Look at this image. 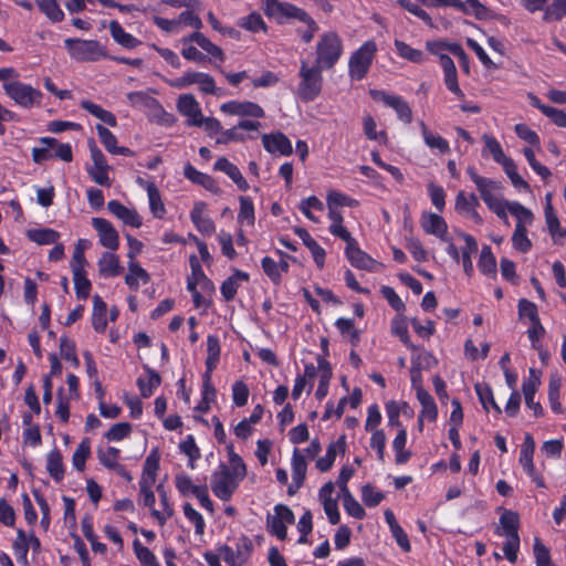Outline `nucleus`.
I'll use <instances>...</instances> for the list:
<instances>
[{
  "label": "nucleus",
  "instance_id": "1",
  "mask_svg": "<svg viewBox=\"0 0 566 566\" xmlns=\"http://www.w3.org/2000/svg\"><path fill=\"white\" fill-rule=\"evenodd\" d=\"M64 46L70 57L76 62H97L107 57L106 48L97 40L67 38Z\"/></svg>",
  "mask_w": 566,
  "mask_h": 566
},
{
  "label": "nucleus",
  "instance_id": "2",
  "mask_svg": "<svg viewBox=\"0 0 566 566\" xmlns=\"http://www.w3.org/2000/svg\"><path fill=\"white\" fill-rule=\"evenodd\" d=\"M326 203L328 209V220L331 224L328 227V231L332 235L342 234L343 237L347 235V229L344 227V218L339 208L342 207H357L359 202L337 190H331L326 197Z\"/></svg>",
  "mask_w": 566,
  "mask_h": 566
},
{
  "label": "nucleus",
  "instance_id": "3",
  "mask_svg": "<svg viewBox=\"0 0 566 566\" xmlns=\"http://www.w3.org/2000/svg\"><path fill=\"white\" fill-rule=\"evenodd\" d=\"M420 224L427 234L434 235L447 243L446 251L454 262L460 261V253L452 237L448 235V224L438 213L423 212Z\"/></svg>",
  "mask_w": 566,
  "mask_h": 566
},
{
  "label": "nucleus",
  "instance_id": "4",
  "mask_svg": "<svg viewBox=\"0 0 566 566\" xmlns=\"http://www.w3.org/2000/svg\"><path fill=\"white\" fill-rule=\"evenodd\" d=\"M377 51L376 42L368 40L352 53L348 61V75L352 80L361 81L366 77Z\"/></svg>",
  "mask_w": 566,
  "mask_h": 566
},
{
  "label": "nucleus",
  "instance_id": "5",
  "mask_svg": "<svg viewBox=\"0 0 566 566\" xmlns=\"http://www.w3.org/2000/svg\"><path fill=\"white\" fill-rule=\"evenodd\" d=\"M2 88L15 105L24 109H31L42 105V92L33 87L31 84H27L15 78L12 83L2 85Z\"/></svg>",
  "mask_w": 566,
  "mask_h": 566
},
{
  "label": "nucleus",
  "instance_id": "6",
  "mask_svg": "<svg viewBox=\"0 0 566 566\" xmlns=\"http://www.w3.org/2000/svg\"><path fill=\"white\" fill-rule=\"evenodd\" d=\"M343 53V43L335 32H326L321 35L316 45V65L322 69H331L339 60Z\"/></svg>",
  "mask_w": 566,
  "mask_h": 566
},
{
  "label": "nucleus",
  "instance_id": "7",
  "mask_svg": "<svg viewBox=\"0 0 566 566\" xmlns=\"http://www.w3.org/2000/svg\"><path fill=\"white\" fill-rule=\"evenodd\" d=\"M322 70L318 65L310 66L306 62L301 63L297 94L303 101L310 102L319 95L323 86Z\"/></svg>",
  "mask_w": 566,
  "mask_h": 566
},
{
  "label": "nucleus",
  "instance_id": "8",
  "mask_svg": "<svg viewBox=\"0 0 566 566\" xmlns=\"http://www.w3.org/2000/svg\"><path fill=\"white\" fill-rule=\"evenodd\" d=\"M90 153L92 163L85 166L86 172L95 184L111 187L109 171L112 167L107 164L106 157L94 143L90 145Z\"/></svg>",
  "mask_w": 566,
  "mask_h": 566
},
{
  "label": "nucleus",
  "instance_id": "9",
  "mask_svg": "<svg viewBox=\"0 0 566 566\" xmlns=\"http://www.w3.org/2000/svg\"><path fill=\"white\" fill-rule=\"evenodd\" d=\"M219 553L228 566H244L253 553L252 539L242 535L237 539L234 548L223 545Z\"/></svg>",
  "mask_w": 566,
  "mask_h": 566
},
{
  "label": "nucleus",
  "instance_id": "10",
  "mask_svg": "<svg viewBox=\"0 0 566 566\" xmlns=\"http://www.w3.org/2000/svg\"><path fill=\"white\" fill-rule=\"evenodd\" d=\"M240 482L231 476L224 464H220L211 476V490L221 501H229L239 488Z\"/></svg>",
  "mask_w": 566,
  "mask_h": 566
},
{
  "label": "nucleus",
  "instance_id": "11",
  "mask_svg": "<svg viewBox=\"0 0 566 566\" xmlns=\"http://www.w3.org/2000/svg\"><path fill=\"white\" fill-rule=\"evenodd\" d=\"M478 190L488 208L493 211L500 219L506 220L504 208L507 200H504L500 195V182L489 179L484 184L480 185Z\"/></svg>",
  "mask_w": 566,
  "mask_h": 566
},
{
  "label": "nucleus",
  "instance_id": "12",
  "mask_svg": "<svg viewBox=\"0 0 566 566\" xmlns=\"http://www.w3.org/2000/svg\"><path fill=\"white\" fill-rule=\"evenodd\" d=\"M334 237L339 238L346 242L345 253L353 266L361 270L374 271L377 264L376 261L366 252L360 250L357 241L352 237L348 230L346 237H343L342 234H334Z\"/></svg>",
  "mask_w": 566,
  "mask_h": 566
},
{
  "label": "nucleus",
  "instance_id": "13",
  "mask_svg": "<svg viewBox=\"0 0 566 566\" xmlns=\"http://www.w3.org/2000/svg\"><path fill=\"white\" fill-rule=\"evenodd\" d=\"M294 523V514L290 507L283 504L274 506V514L268 515L266 526L271 534L284 541L287 536L286 526Z\"/></svg>",
  "mask_w": 566,
  "mask_h": 566
},
{
  "label": "nucleus",
  "instance_id": "14",
  "mask_svg": "<svg viewBox=\"0 0 566 566\" xmlns=\"http://www.w3.org/2000/svg\"><path fill=\"white\" fill-rule=\"evenodd\" d=\"M12 548L18 562L27 565L29 551L32 549L33 553H40L41 543L33 532L27 533L20 528L17 531V537L12 544Z\"/></svg>",
  "mask_w": 566,
  "mask_h": 566
},
{
  "label": "nucleus",
  "instance_id": "15",
  "mask_svg": "<svg viewBox=\"0 0 566 566\" xmlns=\"http://www.w3.org/2000/svg\"><path fill=\"white\" fill-rule=\"evenodd\" d=\"M223 114L239 117L263 118L265 113L263 108L250 101H229L220 106Z\"/></svg>",
  "mask_w": 566,
  "mask_h": 566
},
{
  "label": "nucleus",
  "instance_id": "16",
  "mask_svg": "<svg viewBox=\"0 0 566 566\" xmlns=\"http://www.w3.org/2000/svg\"><path fill=\"white\" fill-rule=\"evenodd\" d=\"M92 226L97 233L102 247L116 251L119 247V234L114 226L104 218H93Z\"/></svg>",
  "mask_w": 566,
  "mask_h": 566
},
{
  "label": "nucleus",
  "instance_id": "17",
  "mask_svg": "<svg viewBox=\"0 0 566 566\" xmlns=\"http://www.w3.org/2000/svg\"><path fill=\"white\" fill-rule=\"evenodd\" d=\"M190 220L196 229L202 234L210 237L216 233L217 227L214 221L209 217L207 203L203 201L195 202L190 211Z\"/></svg>",
  "mask_w": 566,
  "mask_h": 566
},
{
  "label": "nucleus",
  "instance_id": "18",
  "mask_svg": "<svg viewBox=\"0 0 566 566\" xmlns=\"http://www.w3.org/2000/svg\"><path fill=\"white\" fill-rule=\"evenodd\" d=\"M292 483L287 493L294 495L302 486L306 478L307 462L305 455L298 449H294L291 458Z\"/></svg>",
  "mask_w": 566,
  "mask_h": 566
},
{
  "label": "nucleus",
  "instance_id": "19",
  "mask_svg": "<svg viewBox=\"0 0 566 566\" xmlns=\"http://www.w3.org/2000/svg\"><path fill=\"white\" fill-rule=\"evenodd\" d=\"M262 144L264 149L272 155L290 156L293 153L291 140L280 132L264 134Z\"/></svg>",
  "mask_w": 566,
  "mask_h": 566
},
{
  "label": "nucleus",
  "instance_id": "20",
  "mask_svg": "<svg viewBox=\"0 0 566 566\" xmlns=\"http://www.w3.org/2000/svg\"><path fill=\"white\" fill-rule=\"evenodd\" d=\"M479 205V199L473 193L460 191L455 197V210L478 224L482 223V218L478 212Z\"/></svg>",
  "mask_w": 566,
  "mask_h": 566
},
{
  "label": "nucleus",
  "instance_id": "21",
  "mask_svg": "<svg viewBox=\"0 0 566 566\" xmlns=\"http://www.w3.org/2000/svg\"><path fill=\"white\" fill-rule=\"evenodd\" d=\"M418 125L423 139V144L431 151L439 155H446L450 151L449 142L444 137L430 129L429 126L423 120H419Z\"/></svg>",
  "mask_w": 566,
  "mask_h": 566
},
{
  "label": "nucleus",
  "instance_id": "22",
  "mask_svg": "<svg viewBox=\"0 0 566 566\" xmlns=\"http://www.w3.org/2000/svg\"><path fill=\"white\" fill-rule=\"evenodd\" d=\"M120 451L115 447L99 448L97 450V459L102 465L115 471L123 478L130 480L129 473L126 471L124 465L119 463Z\"/></svg>",
  "mask_w": 566,
  "mask_h": 566
},
{
  "label": "nucleus",
  "instance_id": "23",
  "mask_svg": "<svg viewBox=\"0 0 566 566\" xmlns=\"http://www.w3.org/2000/svg\"><path fill=\"white\" fill-rule=\"evenodd\" d=\"M177 108L179 113L187 117V124L195 126L203 116L198 101L191 94H182L178 97Z\"/></svg>",
  "mask_w": 566,
  "mask_h": 566
},
{
  "label": "nucleus",
  "instance_id": "24",
  "mask_svg": "<svg viewBox=\"0 0 566 566\" xmlns=\"http://www.w3.org/2000/svg\"><path fill=\"white\" fill-rule=\"evenodd\" d=\"M98 274L104 279L116 277L120 275L124 268L120 264L119 256L115 251H105L97 261Z\"/></svg>",
  "mask_w": 566,
  "mask_h": 566
},
{
  "label": "nucleus",
  "instance_id": "25",
  "mask_svg": "<svg viewBox=\"0 0 566 566\" xmlns=\"http://www.w3.org/2000/svg\"><path fill=\"white\" fill-rule=\"evenodd\" d=\"M107 209L126 226L140 228L143 224V220L135 209L128 208L117 200L108 201Z\"/></svg>",
  "mask_w": 566,
  "mask_h": 566
},
{
  "label": "nucleus",
  "instance_id": "26",
  "mask_svg": "<svg viewBox=\"0 0 566 566\" xmlns=\"http://www.w3.org/2000/svg\"><path fill=\"white\" fill-rule=\"evenodd\" d=\"M214 169L224 172L240 190L247 191L249 189V184L242 176L240 169L230 163L226 157H220L214 163Z\"/></svg>",
  "mask_w": 566,
  "mask_h": 566
},
{
  "label": "nucleus",
  "instance_id": "27",
  "mask_svg": "<svg viewBox=\"0 0 566 566\" xmlns=\"http://www.w3.org/2000/svg\"><path fill=\"white\" fill-rule=\"evenodd\" d=\"M277 20L282 18H294L306 24L314 25L313 19L302 9L287 2H280L276 9L270 14Z\"/></svg>",
  "mask_w": 566,
  "mask_h": 566
},
{
  "label": "nucleus",
  "instance_id": "28",
  "mask_svg": "<svg viewBox=\"0 0 566 566\" xmlns=\"http://www.w3.org/2000/svg\"><path fill=\"white\" fill-rule=\"evenodd\" d=\"M109 33L113 40L120 46L132 50L140 44V41L133 34L126 32L120 23L112 20L108 24Z\"/></svg>",
  "mask_w": 566,
  "mask_h": 566
},
{
  "label": "nucleus",
  "instance_id": "29",
  "mask_svg": "<svg viewBox=\"0 0 566 566\" xmlns=\"http://www.w3.org/2000/svg\"><path fill=\"white\" fill-rule=\"evenodd\" d=\"M421 409L419 411V416L421 419H427L429 422H436L438 419V406L433 399V397L429 394L427 389H419L418 396H416Z\"/></svg>",
  "mask_w": 566,
  "mask_h": 566
},
{
  "label": "nucleus",
  "instance_id": "30",
  "mask_svg": "<svg viewBox=\"0 0 566 566\" xmlns=\"http://www.w3.org/2000/svg\"><path fill=\"white\" fill-rule=\"evenodd\" d=\"M96 130L102 144L108 153L123 156H130L133 154L129 148L117 146V138L108 128L98 124L96 125Z\"/></svg>",
  "mask_w": 566,
  "mask_h": 566
},
{
  "label": "nucleus",
  "instance_id": "31",
  "mask_svg": "<svg viewBox=\"0 0 566 566\" xmlns=\"http://www.w3.org/2000/svg\"><path fill=\"white\" fill-rule=\"evenodd\" d=\"M184 175L192 184L200 185L205 189L209 190L210 192H213V193L219 192V187H218L217 182L214 181V179L212 177H210L209 175L199 171L192 165L187 164L185 166Z\"/></svg>",
  "mask_w": 566,
  "mask_h": 566
},
{
  "label": "nucleus",
  "instance_id": "32",
  "mask_svg": "<svg viewBox=\"0 0 566 566\" xmlns=\"http://www.w3.org/2000/svg\"><path fill=\"white\" fill-rule=\"evenodd\" d=\"M345 448L344 438L333 441L328 444L325 455L318 458L315 462V467L319 472H327L332 469L337 453L343 452Z\"/></svg>",
  "mask_w": 566,
  "mask_h": 566
},
{
  "label": "nucleus",
  "instance_id": "33",
  "mask_svg": "<svg viewBox=\"0 0 566 566\" xmlns=\"http://www.w3.org/2000/svg\"><path fill=\"white\" fill-rule=\"evenodd\" d=\"M504 212L506 216H507V212H510L513 217H515V219H516L515 227L522 226V227L527 228L534 221L533 212L528 208L524 207L523 205H521L517 201H507L505 205V208H504ZM504 221L507 222V219Z\"/></svg>",
  "mask_w": 566,
  "mask_h": 566
},
{
  "label": "nucleus",
  "instance_id": "34",
  "mask_svg": "<svg viewBox=\"0 0 566 566\" xmlns=\"http://www.w3.org/2000/svg\"><path fill=\"white\" fill-rule=\"evenodd\" d=\"M249 281V274L242 271H234L232 275L223 281L220 287L221 295L226 301H231L234 298L238 289L241 286L243 282Z\"/></svg>",
  "mask_w": 566,
  "mask_h": 566
},
{
  "label": "nucleus",
  "instance_id": "35",
  "mask_svg": "<svg viewBox=\"0 0 566 566\" xmlns=\"http://www.w3.org/2000/svg\"><path fill=\"white\" fill-rule=\"evenodd\" d=\"M319 370L321 373L317 376L318 386L315 391V397L317 400H323L328 395L329 382L333 376L331 364L323 356H319Z\"/></svg>",
  "mask_w": 566,
  "mask_h": 566
},
{
  "label": "nucleus",
  "instance_id": "36",
  "mask_svg": "<svg viewBox=\"0 0 566 566\" xmlns=\"http://www.w3.org/2000/svg\"><path fill=\"white\" fill-rule=\"evenodd\" d=\"M228 451V464L226 465V470L228 473L233 476L239 482L243 481L247 476V465L243 459L234 451L233 446H229L227 448Z\"/></svg>",
  "mask_w": 566,
  "mask_h": 566
},
{
  "label": "nucleus",
  "instance_id": "37",
  "mask_svg": "<svg viewBox=\"0 0 566 566\" xmlns=\"http://www.w3.org/2000/svg\"><path fill=\"white\" fill-rule=\"evenodd\" d=\"M157 491L160 496V510H153L151 517L158 523V525L164 526L169 518H171L175 514L174 505L170 503L168 495L163 485L157 486Z\"/></svg>",
  "mask_w": 566,
  "mask_h": 566
},
{
  "label": "nucleus",
  "instance_id": "38",
  "mask_svg": "<svg viewBox=\"0 0 566 566\" xmlns=\"http://www.w3.org/2000/svg\"><path fill=\"white\" fill-rule=\"evenodd\" d=\"M92 325L97 333L105 332L107 327V306L98 295L93 297Z\"/></svg>",
  "mask_w": 566,
  "mask_h": 566
},
{
  "label": "nucleus",
  "instance_id": "39",
  "mask_svg": "<svg viewBox=\"0 0 566 566\" xmlns=\"http://www.w3.org/2000/svg\"><path fill=\"white\" fill-rule=\"evenodd\" d=\"M394 46L397 55L406 61L415 64H422L427 61V56L423 51L415 49L401 40L396 39L394 41Z\"/></svg>",
  "mask_w": 566,
  "mask_h": 566
},
{
  "label": "nucleus",
  "instance_id": "40",
  "mask_svg": "<svg viewBox=\"0 0 566 566\" xmlns=\"http://www.w3.org/2000/svg\"><path fill=\"white\" fill-rule=\"evenodd\" d=\"M239 202L240 208L237 217L239 226L241 228H253L255 223V212L252 199L241 196Z\"/></svg>",
  "mask_w": 566,
  "mask_h": 566
},
{
  "label": "nucleus",
  "instance_id": "41",
  "mask_svg": "<svg viewBox=\"0 0 566 566\" xmlns=\"http://www.w3.org/2000/svg\"><path fill=\"white\" fill-rule=\"evenodd\" d=\"M150 277L145 269L135 261L128 262V272L125 276V283L133 290L137 291L140 284H147Z\"/></svg>",
  "mask_w": 566,
  "mask_h": 566
},
{
  "label": "nucleus",
  "instance_id": "42",
  "mask_svg": "<svg viewBox=\"0 0 566 566\" xmlns=\"http://www.w3.org/2000/svg\"><path fill=\"white\" fill-rule=\"evenodd\" d=\"M482 139L484 142L483 153L491 155L493 160L502 168L513 160L504 154L501 144L493 136L483 135Z\"/></svg>",
  "mask_w": 566,
  "mask_h": 566
},
{
  "label": "nucleus",
  "instance_id": "43",
  "mask_svg": "<svg viewBox=\"0 0 566 566\" xmlns=\"http://www.w3.org/2000/svg\"><path fill=\"white\" fill-rule=\"evenodd\" d=\"M46 471L55 482H61L64 479L65 468L63 458L56 448L50 451L46 457Z\"/></svg>",
  "mask_w": 566,
  "mask_h": 566
},
{
  "label": "nucleus",
  "instance_id": "44",
  "mask_svg": "<svg viewBox=\"0 0 566 566\" xmlns=\"http://www.w3.org/2000/svg\"><path fill=\"white\" fill-rule=\"evenodd\" d=\"M520 518L513 511H504L500 517V526L495 533L500 536L518 535Z\"/></svg>",
  "mask_w": 566,
  "mask_h": 566
},
{
  "label": "nucleus",
  "instance_id": "45",
  "mask_svg": "<svg viewBox=\"0 0 566 566\" xmlns=\"http://www.w3.org/2000/svg\"><path fill=\"white\" fill-rule=\"evenodd\" d=\"M129 104L138 109L163 111L159 102L146 92H130L127 94Z\"/></svg>",
  "mask_w": 566,
  "mask_h": 566
},
{
  "label": "nucleus",
  "instance_id": "46",
  "mask_svg": "<svg viewBox=\"0 0 566 566\" xmlns=\"http://www.w3.org/2000/svg\"><path fill=\"white\" fill-rule=\"evenodd\" d=\"M161 382V378L158 373L153 369L147 368L144 377H139L137 379V386L139 388L140 395L144 398L150 397L155 389L159 387Z\"/></svg>",
  "mask_w": 566,
  "mask_h": 566
},
{
  "label": "nucleus",
  "instance_id": "47",
  "mask_svg": "<svg viewBox=\"0 0 566 566\" xmlns=\"http://www.w3.org/2000/svg\"><path fill=\"white\" fill-rule=\"evenodd\" d=\"M80 106L83 109H85L87 113L93 115L94 117L102 120L103 123H105L112 127H115L117 125L115 115L113 113H111L109 111L104 109L102 106H99L91 101H87V99H83L80 103Z\"/></svg>",
  "mask_w": 566,
  "mask_h": 566
},
{
  "label": "nucleus",
  "instance_id": "48",
  "mask_svg": "<svg viewBox=\"0 0 566 566\" xmlns=\"http://www.w3.org/2000/svg\"><path fill=\"white\" fill-rule=\"evenodd\" d=\"M220 342L214 335L207 337V358H206V371L212 375V371L217 368L220 359Z\"/></svg>",
  "mask_w": 566,
  "mask_h": 566
},
{
  "label": "nucleus",
  "instance_id": "49",
  "mask_svg": "<svg viewBox=\"0 0 566 566\" xmlns=\"http://www.w3.org/2000/svg\"><path fill=\"white\" fill-rule=\"evenodd\" d=\"M191 39L195 40V43L200 46L208 55L213 59L223 62L226 60L224 53L214 43H212L203 33L196 31L191 33Z\"/></svg>",
  "mask_w": 566,
  "mask_h": 566
},
{
  "label": "nucleus",
  "instance_id": "50",
  "mask_svg": "<svg viewBox=\"0 0 566 566\" xmlns=\"http://www.w3.org/2000/svg\"><path fill=\"white\" fill-rule=\"evenodd\" d=\"M200 289L205 292H214L212 281L205 274L203 270L191 271L187 276V290Z\"/></svg>",
  "mask_w": 566,
  "mask_h": 566
},
{
  "label": "nucleus",
  "instance_id": "51",
  "mask_svg": "<svg viewBox=\"0 0 566 566\" xmlns=\"http://www.w3.org/2000/svg\"><path fill=\"white\" fill-rule=\"evenodd\" d=\"M28 238L36 244H54L60 239V233L53 229H31L27 233Z\"/></svg>",
  "mask_w": 566,
  "mask_h": 566
},
{
  "label": "nucleus",
  "instance_id": "52",
  "mask_svg": "<svg viewBox=\"0 0 566 566\" xmlns=\"http://www.w3.org/2000/svg\"><path fill=\"white\" fill-rule=\"evenodd\" d=\"M406 444H407V431L405 428H401L398 431L395 439L392 440V449L396 454V463L397 464L406 463L411 457V452L405 449Z\"/></svg>",
  "mask_w": 566,
  "mask_h": 566
},
{
  "label": "nucleus",
  "instance_id": "53",
  "mask_svg": "<svg viewBox=\"0 0 566 566\" xmlns=\"http://www.w3.org/2000/svg\"><path fill=\"white\" fill-rule=\"evenodd\" d=\"M363 129L365 136L370 139L378 142L379 144L386 145L388 142L387 134L385 130H377V123L370 115L363 117Z\"/></svg>",
  "mask_w": 566,
  "mask_h": 566
},
{
  "label": "nucleus",
  "instance_id": "54",
  "mask_svg": "<svg viewBox=\"0 0 566 566\" xmlns=\"http://www.w3.org/2000/svg\"><path fill=\"white\" fill-rule=\"evenodd\" d=\"M544 214L547 230L553 241L557 242V240L566 238V228L560 226L555 210L549 208L548 211H544Z\"/></svg>",
  "mask_w": 566,
  "mask_h": 566
},
{
  "label": "nucleus",
  "instance_id": "55",
  "mask_svg": "<svg viewBox=\"0 0 566 566\" xmlns=\"http://www.w3.org/2000/svg\"><path fill=\"white\" fill-rule=\"evenodd\" d=\"M190 85H198V88L206 94L216 93V82L213 77L203 72H188Z\"/></svg>",
  "mask_w": 566,
  "mask_h": 566
},
{
  "label": "nucleus",
  "instance_id": "56",
  "mask_svg": "<svg viewBox=\"0 0 566 566\" xmlns=\"http://www.w3.org/2000/svg\"><path fill=\"white\" fill-rule=\"evenodd\" d=\"M182 512L187 521L195 526V534L202 536L206 530V522L201 513L188 502L182 504Z\"/></svg>",
  "mask_w": 566,
  "mask_h": 566
},
{
  "label": "nucleus",
  "instance_id": "57",
  "mask_svg": "<svg viewBox=\"0 0 566 566\" xmlns=\"http://www.w3.org/2000/svg\"><path fill=\"white\" fill-rule=\"evenodd\" d=\"M453 233L455 235L454 240L463 242V245H461L460 248L457 247L460 253V259L467 258V255L472 258V255L475 254L478 251L476 240L471 234L463 232L461 230H454Z\"/></svg>",
  "mask_w": 566,
  "mask_h": 566
},
{
  "label": "nucleus",
  "instance_id": "58",
  "mask_svg": "<svg viewBox=\"0 0 566 566\" xmlns=\"http://www.w3.org/2000/svg\"><path fill=\"white\" fill-rule=\"evenodd\" d=\"M562 386V378L557 375H552L548 384V401L551 409L555 413H563V407L559 401V390Z\"/></svg>",
  "mask_w": 566,
  "mask_h": 566
},
{
  "label": "nucleus",
  "instance_id": "59",
  "mask_svg": "<svg viewBox=\"0 0 566 566\" xmlns=\"http://www.w3.org/2000/svg\"><path fill=\"white\" fill-rule=\"evenodd\" d=\"M38 8L52 22H61L64 19V12L56 0H35Z\"/></svg>",
  "mask_w": 566,
  "mask_h": 566
},
{
  "label": "nucleus",
  "instance_id": "60",
  "mask_svg": "<svg viewBox=\"0 0 566 566\" xmlns=\"http://www.w3.org/2000/svg\"><path fill=\"white\" fill-rule=\"evenodd\" d=\"M91 454V441L84 438L72 455V464L77 471H84L86 460Z\"/></svg>",
  "mask_w": 566,
  "mask_h": 566
},
{
  "label": "nucleus",
  "instance_id": "61",
  "mask_svg": "<svg viewBox=\"0 0 566 566\" xmlns=\"http://www.w3.org/2000/svg\"><path fill=\"white\" fill-rule=\"evenodd\" d=\"M133 548L140 566H160L156 555L138 539L134 541Z\"/></svg>",
  "mask_w": 566,
  "mask_h": 566
},
{
  "label": "nucleus",
  "instance_id": "62",
  "mask_svg": "<svg viewBox=\"0 0 566 566\" xmlns=\"http://www.w3.org/2000/svg\"><path fill=\"white\" fill-rule=\"evenodd\" d=\"M511 240L513 248L521 253H527L532 249L533 244L527 235V228L525 227H515Z\"/></svg>",
  "mask_w": 566,
  "mask_h": 566
},
{
  "label": "nucleus",
  "instance_id": "63",
  "mask_svg": "<svg viewBox=\"0 0 566 566\" xmlns=\"http://www.w3.org/2000/svg\"><path fill=\"white\" fill-rule=\"evenodd\" d=\"M180 43L182 45L181 55L184 56V59L191 61V62H196V63H201V62L206 61V55L203 53H201L192 44V43H195V40L191 39V34L180 39Z\"/></svg>",
  "mask_w": 566,
  "mask_h": 566
},
{
  "label": "nucleus",
  "instance_id": "64",
  "mask_svg": "<svg viewBox=\"0 0 566 566\" xmlns=\"http://www.w3.org/2000/svg\"><path fill=\"white\" fill-rule=\"evenodd\" d=\"M533 555L536 566H557L551 558L548 547L538 537L534 538Z\"/></svg>",
  "mask_w": 566,
  "mask_h": 566
}]
</instances>
